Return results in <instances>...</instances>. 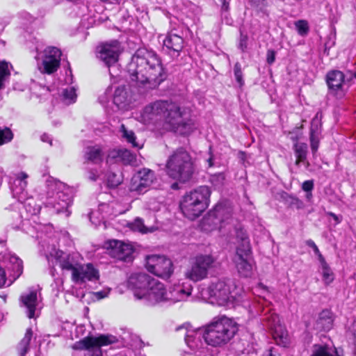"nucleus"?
Listing matches in <instances>:
<instances>
[{
	"label": "nucleus",
	"instance_id": "f257e3e1",
	"mask_svg": "<svg viewBox=\"0 0 356 356\" xmlns=\"http://www.w3.org/2000/svg\"><path fill=\"white\" fill-rule=\"evenodd\" d=\"M127 68L132 84L147 89L156 88L167 78L159 56L145 48L135 52Z\"/></svg>",
	"mask_w": 356,
	"mask_h": 356
},
{
	"label": "nucleus",
	"instance_id": "f03ea898",
	"mask_svg": "<svg viewBox=\"0 0 356 356\" xmlns=\"http://www.w3.org/2000/svg\"><path fill=\"white\" fill-rule=\"evenodd\" d=\"M184 111L175 102L159 100L147 105L143 112L145 120L157 122L164 121L170 129L180 135H188L195 129L192 119L184 118Z\"/></svg>",
	"mask_w": 356,
	"mask_h": 356
},
{
	"label": "nucleus",
	"instance_id": "7ed1b4c3",
	"mask_svg": "<svg viewBox=\"0 0 356 356\" xmlns=\"http://www.w3.org/2000/svg\"><path fill=\"white\" fill-rule=\"evenodd\" d=\"M202 299L208 302L228 308L234 307L243 299V291L237 287L232 280L222 277L212 280L200 291Z\"/></svg>",
	"mask_w": 356,
	"mask_h": 356
},
{
	"label": "nucleus",
	"instance_id": "20e7f679",
	"mask_svg": "<svg viewBox=\"0 0 356 356\" xmlns=\"http://www.w3.org/2000/svg\"><path fill=\"white\" fill-rule=\"evenodd\" d=\"M203 328L204 343L213 347L227 343L238 331L236 323L226 316L213 320Z\"/></svg>",
	"mask_w": 356,
	"mask_h": 356
},
{
	"label": "nucleus",
	"instance_id": "39448f33",
	"mask_svg": "<svg viewBox=\"0 0 356 356\" xmlns=\"http://www.w3.org/2000/svg\"><path fill=\"white\" fill-rule=\"evenodd\" d=\"M211 191L201 186L185 194L180 202L183 214L191 220L199 217L209 207Z\"/></svg>",
	"mask_w": 356,
	"mask_h": 356
},
{
	"label": "nucleus",
	"instance_id": "423d86ee",
	"mask_svg": "<svg viewBox=\"0 0 356 356\" xmlns=\"http://www.w3.org/2000/svg\"><path fill=\"white\" fill-rule=\"evenodd\" d=\"M165 168L170 178L183 183L191 178L194 171L192 158L183 147L177 148L168 157Z\"/></svg>",
	"mask_w": 356,
	"mask_h": 356
},
{
	"label": "nucleus",
	"instance_id": "0eeeda50",
	"mask_svg": "<svg viewBox=\"0 0 356 356\" xmlns=\"http://www.w3.org/2000/svg\"><path fill=\"white\" fill-rule=\"evenodd\" d=\"M47 186L48 204L56 213H66V216H69L68 207L72 202L70 188L59 181H49Z\"/></svg>",
	"mask_w": 356,
	"mask_h": 356
},
{
	"label": "nucleus",
	"instance_id": "6e6552de",
	"mask_svg": "<svg viewBox=\"0 0 356 356\" xmlns=\"http://www.w3.org/2000/svg\"><path fill=\"white\" fill-rule=\"evenodd\" d=\"M217 260L211 254H200L193 258L184 272L186 278L197 282L208 277L211 271L217 267Z\"/></svg>",
	"mask_w": 356,
	"mask_h": 356
},
{
	"label": "nucleus",
	"instance_id": "1a4fd4ad",
	"mask_svg": "<svg viewBox=\"0 0 356 356\" xmlns=\"http://www.w3.org/2000/svg\"><path fill=\"white\" fill-rule=\"evenodd\" d=\"M118 341L116 337L111 334H101L97 337H87L73 344L72 348L76 350H90L97 348L92 356H102L101 346H108Z\"/></svg>",
	"mask_w": 356,
	"mask_h": 356
},
{
	"label": "nucleus",
	"instance_id": "9d476101",
	"mask_svg": "<svg viewBox=\"0 0 356 356\" xmlns=\"http://www.w3.org/2000/svg\"><path fill=\"white\" fill-rule=\"evenodd\" d=\"M147 270L162 278H169L173 273L172 261L163 255H150L146 259Z\"/></svg>",
	"mask_w": 356,
	"mask_h": 356
},
{
	"label": "nucleus",
	"instance_id": "9b49d317",
	"mask_svg": "<svg viewBox=\"0 0 356 356\" xmlns=\"http://www.w3.org/2000/svg\"><path fill=\"white\" fill-rule=\"evenodd\" d=\"M61 51L55 47H49L41 53L38 60L39 70L43 74H51L57 71L60 63Z\"/></svg>",
	"mask_w": 356,
	"mask_h": 356
},
{
	"label": "nucleus",
	"instance_id": "f8f14e48",
	"mask_svg": "<svg viewBox=\"0 0 356 356\" xmlns=\"http://www.w3.org/2000/svg\"><path fill=\"white\" fill-rule=\"evenodd\" d=\"M263 323L272 332V335L276 343L286 346L289 343L288 333L280 324L279 316L275 313L265 314L262 318Z\"/></svg>",
	"mask_w": 356,
	"mask_h": 356
},
{
	"label": "nucleus",
	"instance_id": "ddd939ff",
	"mask_svg": "<svg viewBox=\"0 0 356 356\" xmlns=\"http://www.w3.org/2000/svg\"><path fill=\"white\" fill-rule=\"evenodd\" d=\"M28 177V175L24 172H21L17 175V178L13 182V185L11 188L12 194L14 198H16L19 202H24L26 209L31 214L35 215L39 212L40 208H33V210L28 209V207H31L32 199H26L27 193L26 188L27 186V181L26 179Z\"/></svg>",
	"mask_w": 356,
	"mask_h": 356
},
{
	"label": "nucleus",
	"instance_id": "4468645a",
	"mask_svg": "<svg viewBox=\"0 0 356 356\" xmlns=\"http://www.w3.org/2000/svg\"><path fill=\"white\" fill-rule=\"evenodd\" d=\"M97 58L108 67H115L120 52V44L118 40L105 42L97 47Z\"/></svg>",
	"mask_w": 356,
	"mask_h": 356
},
{
	"label": "nucleus",
	"instance_id": "2eb2a0df",
	"mask_svg": "<svg viewBox=\"0 0 356 356\" xmlns=\"http://www.w3.org/2000/svg\"><path fill=\"white\" fill-rule=\"evenodd\" d=\"M153 279L145 273H132L127 280V287L133 291L136 299L141 300Z\"/></svg>",
	"mask_w": 356,
	"mask_h": 356
},
{
	"label": "nucleus",
	"instance_id": "dca6fc26",
	"mask_svg": "<svg viewBox=\"0 0 356 356\" xmlns=\"http://www.w3.org/2000/svg\"><path fill=\"white\" fill-rule=\"evenodd\" d=\"M328 92L337 98H342L346 95L344 86L346 85L345 75L339 70L329 71L325 76Z\"/></svg>",
	"mask_w": 356,
	"mask_h": 356
},
{
	"label": "nucleus",
	"instance_id": "f3484780",
	"mask_svg": "<svg viewBox=\"0 0 356 356\" xmlns=\"http://www.w3.org/2000/svg\"><path fill=\"white\" fill-rule=\"evenodd\" d=\"M155 180L156 177L154 171L147 168H143L133 177L131 190L138 193H143L151 187Z\"/></svg>",
	"mask_w": 356,
	"mask_h": 356
},
{
	"label": "nucleus",
	"instance_id": "a211bd4d",
	"mask_svg": "<svg viewBox=\"0 0 356 356\" xmlns=\"http://www.w3.org/2000/svg\"><path fill=\"white\" fill-rule=\"evenodd\" d=\"M105 245L111 257L124 261L131 260L134 250L130 244L118 240H110Z\"/></svg>",
	"mask_w": 356,
	"mask_h": 356
},
{
	"label": "nucleus",
	"instance_id": "6ab92c4d",
	"mask_svg": "<svg viewBox=\"0 0 356 356\" xmlns=\"http://www.w3.org/2000/svg\"><path fill=\"white\" fill-rule=\"evenodd\" d=\"M166 291L164 284L154 278L145 293H143L144 296L141 300L149 305L165 302Z\"/></svg>",
	"mask_w": 356,
	"mask_h": 356
},
{
	"label": "nucleus",
	"instance_id": "aec40b11",
	"mask_svg": "<svg viewBox=\"0 0 356 356\" xmlns=\"http://www.w3.org/2000/svg\"><path fill=\"white\" fill-rule=\"evenodd\" d=\"M163 43V50L172 58L179 57L184 47L183 38L172 31L167 34Z\"/></svg>",
	"mask_w": 356,
	"mask_h": 356
},
{
	"label": "nucleus",
	"instance_id": "412c9836",
	"mask_svg": "<svg viewBox=\"0 0 356 356\" xmlns=\"http://www.w3.org/2000/svg\"><path fill=\"white\" fill-rule=\"evenodd\" d=\"M251 253L252 251L249 250L248 246H246V250H241V249L236 250L234 262L238 273L241 276L247 277L251 275L252 270Z\"/></svg>",
	"mask_w": 356,
	"mask_h": 356
},
{
	"label": "nucleus",
	"instance_id": "4be33fe9",
	"mask_svg": "<svg viewBox=\"0 0 356 356\" xmlns=\"http://www.w3.org/2000/svg\"><path fill=\"white\" fill-rule=\"evenodd\" d=\"M99 278V270L92 264H80L72 275V280L76 284H83L88 281L95 282Z\"/></svg>",
	"mask_w": 356,
	"mask_h": 356
},
{
	"label": "nucleus",
	"instance_id": "5701e85b",
	"mask_svg": "<svg viewBox=\"0 0 356 356\" xmlns=\"http://www.w3.org/2000/svg\"><path fill=\"white\" fill-rule=\"evenodd\" d=\"M204 328L197 330H186L185 333V342L188 347L198 356L203 355L207 352L203 338Z\"/></svg>",
	"mask_w": 356,
	"mask_h": 356
},
{
	"label": "nucleus",
	"instance_id": "b1692460",
	"mask_svg": "<svg viewBox=\"0 0 356 356\" xmlns=\"http://www.w3.org/2000/svg\"><path fill=\"white\" fill-rule=\"evenodd\" d=\"M0 260L6 264V268L10 271L9 277L12 279L10 283L16 280L23 273V262L16 255L11 253L0 254Z\"/></svg>",
	"mask_w": 356,
	"mask_h": 356
},
{
	"label": "nucleus",
	"instance_id": "393cba45",
	"mask_svg": "<svg viewBox=\"0 0 356 356\" xmlns=\"http://www.w3.org/2000/svg\"><path fill=\"white\" fill-rule=\"evenodd\" d=\"M232 215V208L229 204L218 203L213 210L209 212L208 217L204 219V222L212 220L215 225L222 223L229 220Z\"/></svg>",
	"mask_w": 356,
	"mask_h": 356
},
{
	"label": "nucleus",
	"instance_id": "a878e982",
	"mask_svg": "<svg viewBox=\"0 0 356 356\" xmlns=\"http://www.w3.org/2000/svg\"><path fill=\"white\" fill-rule=\"evenodd\" d=\"M193 287L191 284L176 286L166 291L165 302H177L187 299L191 295Z\"/></svg>",
	"mask_w": 356,
	"mask_h": 356
},
{
	"label": "nucleus",
	"instance_id": "bb28decb",
	"mask_svg": "<svg viewBox=\"0 0 356 356\" xmlns=\"http://www.w3.org/2000/svg\"><path fill=\"white\" fill-rule=\"evenodd\" d=\"M334 316L330 309H324L318 314L314 323V328L318 331H329L333 325Z\"/></svg>",
	"mask_w": 356,
	"mask_h": 356
},
{
	"label": "nucleus",
	"instance_id": "cd10ccee",
	"mask_svg": "<svg viewBox=\"0 0 356 356\" xmlns=\"http://www.w3.org/2000/svg\"><path fill=\"white\" fill-rule=\"evenodd\" d=\"M113 103L119 109H124L130 103V97L125 86H120L115 90Z\"/></svg>",
	"mask_w": 356,
	"mask_h": 356
},
{
	"label": "nucleus",
	"instance_id": "c85d7f7f",
	"mask_svg": "<svg viewBox=\"0 0 356 356\" xmlns=\"http://www.w3.org/2000/svg\"><path fill=\"white\" fill-rule=\"evenodd\" d=\"M21 301L23 306L27 309V316L29 318H34L37 303V292L31 291L29 293L22 295Z\"/></svg>",
	"mask_w": 356,
	"mask_h": 356
},
{
	"label": "nucleus",
	"instance_id": "c756f323",
	"mask_svg": "<svg viewBox=\"0 0 356 356\" xmlns=\"http://www.w3.org/2000/svg\"><path fill=\"white\" fill-rule=\"evenodd\" d=\"M59 262L60 266L63 270L72 271V274L77 270L81 264L79 262V257L76 254H68L60 257Z\"/></svg>",
	"mask_w": 356,
	"mask_h": 356
},
{
	"label": "nucleus",
	"instance_id": "7c9ffc66",
	"mask_svg": "<svg viewBox=\"0 0 356 356\" xmlns=\"http://www.w3.org/2000/svg\"><path fill=\"white\" fill-rule=\"evenodd\" d=\"M295 143L293 144V150L295 152V156L296 157V164L299 165L300 163H302L305 165L307 168L310 164L309 161H307V145L305 143H298L296 141V138H291Z\"/></svg>",
	"mask_w": 356,
	"mask_h": 356
},
{
	"label": "nucleus",
	"instance_id": "2f4dec72",
	"mask_svg": "<svg viewBox=\"0 0 356 356\" xmlns=\"http://www.w3.org/2000/svg\"><path fill=\"white\" fill-rule=\"evenodd\" d=\"M84 159L95 164H99L103 161L104 154L99 145L88 146L84 149Z\"/></svg>",
	"mask_w": 356,
	"mask_h": 356
},
{
	"label": "nucleus",
	"instance_id": "473e14b6",
	"mask_svg": "<svg viewBox=\"0 0 356 356\" xmlns=\"http://www.w3.org/2000/svg\"><path fill=\"white\" fill-rule=\"evenodd\" d=\"M311 356H339L337 348L328 344H315L313 346Z\"/></svg>",
	"mask_w": 356,
	"mask_h": 356
},
{
	"label": "nucleus",
	"instance_id": "72a5a7b5",
	"mask_svg": "<svg viewBox=\"0 0 356 356\" xmlns=\"http://www.w3.org/2000/svg\"><path fill=\"white\" fill-rule=\"evenodd\" d=\"M33 337V331L31 328H28L26 331L24 337L17 344L16 348L18 356H25L30 349V342Z\"/></svg>",
	"mask_w": 356,
	"mask_h": 356
},
{
	"label": "nucleus",
	"instance_id": "f704fd0d",
	"mask_svg": "<svg viewBox=\"0 0 356 356\" xmlns=\"http://www.w3.org/2000/svg\"><path fill=\"white\" fill-rule=\"evenodd\" d=\"M110 156L113 158L118 159L125 165L133 164L136 161V156L126 149H122L118 151L114 150L111 152Z\"/></svg>",
	"mask_w": 356,
	"mask_h": 356
},
{
	"label": "nucleus",
	"instance_id": "c9c22d12",
	"mask_svg": "<svg viewBox=\"0 0 356 356\" xmlns=\"http://www.w3.org/2000/svg\"><path fill=\"white\" fill-rule=\"evenodd\" d=\"M320 134V131L318 129V121L317 120H313L312 122L311 128H310V133H309V140H310V145L311 149L312 151V153L314 154H316V152L318 150V135Z\"/></svg>",
	"mask_w": 356,
	"mask_h": 356
},
{
	"label": "nucleus",
	"instance_id": "e433bc0d",
	"mask_svg": "<svg viewBox=\"0 0 356 356\" xmlns=\"http://www.w3.org/2000/svg\"><path fill=\"white\" fill-rule=\"evenodd\" d=\"M236 236L238 241L236 250L241 249V250H246V246H248L249 250H251L250 240L245 229L243 228L237 229Z\"/></svg>",
	"mask_w": 356,
	"mask_h": 356
},
{
	"label": "nucleus",
	"instance_id": "4c0bfd02",
	"mask_svg": "<svg viewBox=\"0 0 356 356\" xmlns=\"http://www.w3.org/2000/svg\"><path fill=\"white\" fill-rule=\"evenodd\" d=\"M122 136L124 138L127 143L131 144L134 147H140V145L136 142V137L135 134L131 130L126 129L124 124L121 125Z\"/></svg>",
	"mask_w": 356,
	"mask_h": 356
},
{
	"label": "nucleus",
	"instance_id": "58836bf2",
	"mask_svg": "<svg viewBox=\"0 0 356 356\" xmlns=\"http://www.w3.org/2000/svg\"><path fill=\"white\" fill-rule=\"evenodd\" d=\"M10 72L6 62L0 63V90L5 88V83L10 77Z\"/></svg>",
	"mask_w": 356,
	"mask_h": 356
},
{
	"label": "nucleus",
	"instance_id": "ea45409f",
	"mask_svg": "<svg viewBox=\"0 0 356 356\" xmlns=\"http://www.w3.org/2000/svg\"><path fill=\"white\" fill-rule=\"evenodd\" d=\"M322 270L323 280L325 285L332 283L334 279V275L328 264L321 266Z\"/></svg>",
	"mask_w": 356,
	"mask_h": 356
},
{
	"label": "nucleus",
	"instance_id": "a19ab883",
	"mask_svg": "<svg viewBox=\"0 0 356 356\" xmlns=\"http://www.w3.org/2000/svg\"><path fill=\"white\" fill-rule=\"evenodd\" d=\"M122 182L121 177L113 172H108L106 175V183L109 188H115Z\"/></svg>",
	"mask_w": 356,
	"mask_h": 356
},
{
	"label": "nucleus",
	"instance_id": "79ce46f5",
	"mask_svg": "<svg viewBox=\"0 0 356 356\" xmlns=\"http://www.w3.org/2000/svg\"><path fill=\"white\" fill-rule=\"evenodd\" d=\"M63 96L67 104L74 103L77 97L75 88L71 86L65 88L63 92Z\"/></svg>",
	"mask_w": 356,
	"mask_h": 356
},
{
	"label": "nucleus",
	"instance_id": "37998d69",
	"mask_svg": "<svg viewBox=\"0 0 356 356\" xmlns=\"http://www.w3.org/2000/svg\"><path fill=\"white\" fill-rule=\"evenodd\" d=\"M13 138V134L10 128H0V145L10 142Z\"/></svg>",
	"mask_w": 356,
	"mask_h": 356
},
{
	"label": "nucleus",
	"instance_id": "c03bdc74",
	"mask_svg": "<svg viewBox=\"0 0 356 356\" xmlns=\"http://www.w3.org/2000/svg\"><path fill=\"white\" fill-rule=\"evenodd\" d=\"M234 74L239 86L242 87L244 85V80L243 78L241 65L238 62H236L234 66Z\"/></svg>",
	"mask_w": 356,
	"mask_h": 356
},
{
	"label": "nucleus",
	"instance_id": "a18cd8bd",
	"mask_svg": "<svg viewBox=\"0 0 356 356\" xmlns=\"http://www.w3.org/2000/svg\"><path fill=\"white\" fill-rule=\"evenodd\" d=\"M130 228L134 231H138L141 233H147V228L144 225L143 221L141 218H137L134 222L130 224Z\"/></svg>",
	"mask_w": 356,
	"mask_h": 356
},
{
	"label": "nucleus",
	"instance_id": "49530a36",
	"mask_svg": "<svg viewBox=\"0 0 356 356\" xmlns=\"http://www.w3.org/2000/svg\"><path fill=\"white\" fill-rule=\"evenodd\" d=\"M296 26L300 35H305L309 32L308 23L305 20H298L296 22Z\"/></svg>",
	"mask_w": 356,
	"mask_h": 356
},
{
	"label": "nucleus",
	"instance_id": "de8ad7c7",
	"mask_svg": "<svg viewBox=\"0 0 356 356\" xmlns=\"http://www.w3.org/2000/svg\"><path fill=\"white\" fill-rule=\"evenodd\" d=\"M248 37L246 34H243L241 32L240 38L238 40V48L241 50L242 52H245L248 47Z\"/></svg>",
	"mask_w": 356,
	"mask_h": 356
},
{
	"label": "nucleus",
	"instance_id": "09e8293b",
	"mask_svg": "<svg viewBox=\"0 0 356 356\" xmlns=\"http://www.w3.org/2000/svg\"><path fill=\"white\" fill-rule=\"evenodd\" d=\"M314 184L313 180L305 181L302 184V189L305 192L312 191L314 189Z\"/></svg>",
	"mask_w": 356,
	"mask_h": 356
},
{
	"label": "nucleus",
	"instance_id": "8fccbe9b",
	"mask_svg": "<svg viewBox=\"0 0 356 356\" xmlns=\"http://www.w3.org/2000/svg\"><path fill=\"white\" fill-rule=\"evenodd\" d=\"M99 177L98 172L96 169H91L88 170L87 174V179L91 181H97Z\"/></svg>",
	"mask_w": 356,
	"mask_h": 356
},
{
	"label": "nucleus",
	"instance_id": "3c124183",
	"mask_svg": "<svg viewBox=\"0 0 356 356\" xmlns=\"http://www.w3.org/2000/svg\"><path fill=\"white\" fill-rule=\"evenodd\" d=\"M275 60V51L274 50L269 49L266 54V61L269 65L273 64Z\"/></svg>",
	"mask_w": 356,
	"mask_h": 356
},
{
	"label": "nucleus",
	"instance_id": "603ef678",
	"mask_svg": "<svg viewBox=\"0 0 356 356\" xmlns=\"http://www.w3.org/2000/svg\"><path fill=\"white\" fill-rule=\"evenodd\" d=\"M109 292H110V289H104L100 291L95 292L94 296L97 299L101 300V299H103V298L107 297Z\"/></svg>",
	"mask_w": 356,
	"mask_h": 356
},
{
	"label": "nucleus",
	"instance_id": "864d4df0",
	"mask_svg": "<svg viewBox=\"0 0 356 356\" xmlns=\"http://www.w3.org/2000/svg\"><path fill=\"white\" fill-rule=\"evenodd\" d=\"M6 282V276L4 268L0 265V288L3 287Z\"/></svg>",
	"mask_w": 356,
	"mask_h": 356
},
{
	"label": "nucleus",
	"instance_id": "5fc2aeb1",
	"mask_svg": "<svg viewBox=\"0 0 356 356\" xmlns=\"http://www.w3.org/2000/svg\"><path fill=\"white\" fill-rule=\"evenodd\" d=\"M305 243L307 246L313 249L314 254L319 253L320 250L317 245H316V243L314 242V241H312V239H309L306 241Z\"/></svg>",
	"mask_w": 356,
	"mask_h": 356
},
{
	"label": "nucleus",
	"instance_id": "6e6d98bb",
	"mask_svg": "<svg viewBox=\"0 0 356 356\" xmlns=\"http://www.w3.org/2000/svg\"><path fill=\"white\" fill-rule=\"evenodd\" d=\"M222 3L221 6V11L222 12H227L229 9V2L227 0H220Z\"/></svg>",
	"mask_w": 356,
	"mask_h": 356
},
{
	"label": "nucleus",
	"instance_id": "4d7b16f0",
	"mask_svg": "<svg viewBox=\"0 0 356 356\" xmlns=\"http://www.w3.org/2000/svg\"><path fill=\"white\" fill-rule=\"evenodd\" d=\"M315 254L318 257V259L321 264V266L327 264L325 258L323 257V254L321 253L320 251H319V253H316Z\"/></svg>",
	"mask_w": 356,
	"mask_h": 356
},
{
	"label": "nucleus",
	"instance_id": "13d9d810",
	"mask_svg": "<svg viewBox=\"0 0 356 356\" xmlns=\"http://www.w3.org/2000/svg\"><path fill=\"white\" fill-rule=\"evenodd\" d=\"M41 140L42 142H44V143H49L51 145L52 144V140L51 138H50V136L47 134H43L42 136H41Z\"/></svg>",
	"mask_w": 356,
	"mask_h": 356
},
{
	"label": "nucleus",
	"instance_id": "bf43d9fd",
	"mask_svg": "<svg viewBox=\"0 0 356 356\" xmlns=\"http://www.w3.org/2000/svg\"><path fill=\"white\" fill-rule=\"evenodd\" d=\"M268 356H280L279 353H275L273 349H270L268 353Z\"/></svg>",
	"mask_w": 356,
	"mask_h": 356
},
{
	"label": "nucleus",
	"instance_id": "052dcab7",
	"mask_svg": "<svg viewBox=\"0 0 356 356\" xmlns=\"http://www.w3.org/2000/svg\"><path fill=\"white\" fill-rule=\"evenodd\" d=\"M312 198V191L306 192V199L308 201H310Z\"/></svg>",
	"mask_w": 356,
	"mask_h": 356
},
{
	"label": "nucleus",
	"instance_id": "680f3d73",
	"mask_svg": "<svg viewBox=\"0 0 356 356\" xmlns=\"http://www.w3.org/2000/svg\"><path fill=\"white\" fill-rule=\"evenodd\" d=\"M207 162L209 163V167H212L213 165V156H211L208 159H207Z\"/></svg>",
	"mask_w": 356,
	"mask_h": 356
},
{
	"label": "nucleus",
	"instance_id": "e2e57ef3",
	"mask_svg": "<svg viewBox=\"0 0 356 356\" xmlns=\"http://www.w3.org/2000/svg\"><path fill=\"white\" fill-rule=\"evenodd\" d=\"M217 178L219 179L223 180L225 179V177H224V175L222 174H219L217 176Z\"/></svg>",
	"mask_w": 356,
	"mask_h": 356
},
{
	"label": "nucleus",
	"instance_id": "0e129e2a",
	"mask_svg": "<svg viewBox=\"0 0 356 356\" xmlns=\"http://www.w3.org/2000/svg\"><path fill=\"white\" fill-rule=\"evenodd\" d=\"M330 215L331 216H332L335 220H338V217H337V215H335V214H334V213H330Z\"/></svg>",
	"mask_w": 356,
	"mask_h": 356
},
{
	"label": "nucleus",
	"instance_id": "69168bd1",
	"mask_svg": "<svg viewBox=\"0 0 356 356\" xmlns=\"http://www.w3.org/2000/svg\"><path fill=\"white\" fill-rule=\"evenodd\" d=\"M301 203L298 198H293V202Z\"/></svg>",
	"mask_w": 356,
	"mask_h": 356
},
{
	"label": "nucleus",
	"instance_id": "338daca9",
	"mask_svg": "<svg viewBox=\"0 0 356 356\" xmlns=\"http://www.w3.org/2000/svg\"><path fill=\"white\" fill-rule=\"evenodd\" d=\"M109 73H110L111 76H115L111 70H109Z\"/></svg>",
	"mask_w": 356,
	"mask_h": 356
},
{
	"label": "nucleus",
	"instance_id": "774afa93",
	"mask_svg": "<svg viewBox=\"0 0 356 356\" xmlns=\"http://www.w3.org/2000/svg\"><path fill=\"white\" fill-rule=\"evenodd\" d=\"M6 240L1 239L0 240V244H3L5 243Z\"/></svg>",
	"mask_w": 356,
	"mask_h": 356
}]
</instances>
